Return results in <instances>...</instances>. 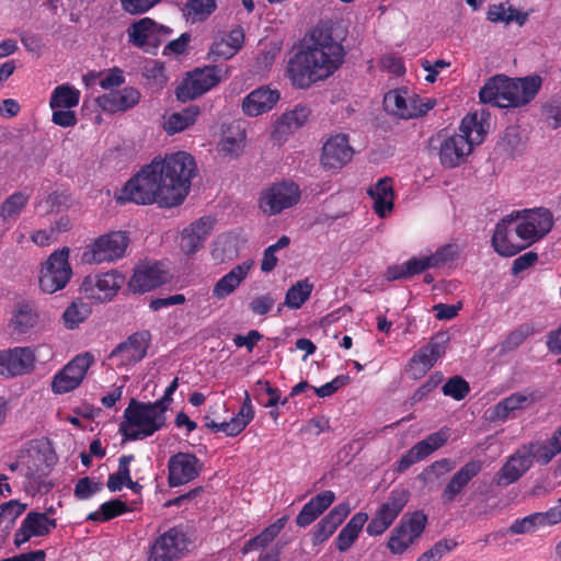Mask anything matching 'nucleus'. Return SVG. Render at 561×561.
Instances as JSON below:
<instances>
[{"mask_svg":"<svg viewBox=\"0 0 561 561\" xmlns=\"http://www.w3.org/2000/svg\"><path fill=\"white\" fill-rule=\"evenodd\" d=\"M456 468V462L450 458H442L426 466L416 477L428 490H432L435 483L445 474L451 472Z\"/></svg>","mask_w":561,"mask_h":561,"instance_id":"4c0bfd02","label":"nucleus"},{"mask_svg":"<svg viewBox=\"0 0 561 561\" xmlns=\"http://www.w3.org/2000/svg\"><path fill=\"white\" fill-rule=\"evenodd\" d=\"M459 248L456 243H447L428 255L432 267L437 268L458 257Z\"/></svg>","mask_w":561,"mask_h":561,"instance_id":"13d9d810","label":"nucleus"},{"mask_svg":"<svg viewBox=\"0 0 561 561\" xmlns=\"http://www.w3.org/2000/svg\"><path fill=\"white\" fill-rule=\"evenodd\" d=\"M449 337L446 332H438L422 346L409 360L407 373L412 379L422 378L440 358L447 348Z\"/></svg>","mask_w":561,"mask_h":561,"instance_id":"f8f14e48","label":"nucleus"},{"mask_svg":"<svg viewBox=\"0 0 561 561\" xmlns=\"http://www.w3.org/2000/svg\"><path fill=\"white\" fill-rule=\"evenodd\" d=\"M191 540L182 526H174L161 534L152 543L148 561H174L187 550Z\"/></svg>","mask_w":561,"mask_h":561,"instance_id":"9b49d317","label":"nucleus"},{"mask_svg":"<svg viewBox=\"0 0 561 561\" xmlns=\"http://www.w3.org/2000/svg\"><path fill=\"white\" fill-rule=\"evenodd\" d=\"M128 512L126 502L119 499H113L101 504L98 511L91 512L87 516V520L95 523L108 522L117 516H121Z\"/></svg>","mask_w":561,"mask_h":561,"instance_id":"49530a36","label":"nucleus"},{"mask_svg":"<svg viewBox=\"0 0 561 561\" xmlns=\"http://www.w3.org/2000/svg\"><path fill=\"white\" fill-rule=\"evenodd\" d=\"M510 215H516L513 229L526 248L541 240L553 227L552 214L545 207L514 210Z\"/></svg>","mask_w":561,"mask_h":561,"instance_id":"423d86ee","label":"nucleus"},{"mask_svg":"<svg viewBox=\"0 0 561 561\" xmlns=\"http://www.w3.org/2000/svg\"><path fill=\"white\" fill-rule=\"evenodd\" d=\"M164 282V273L158 264H146L135 268L128 287L133 293L144 294L157 288Z\"/></svg>","mask_w":561,"mask_h":561,"instance_id":"cd10ccee","label":"nucleus"},{"mask_svg":"<svg viewBox=\"0 0 561 561\" xmlns=\"http://www.w3.org/2000/svg\"><path fill=\"white\" fill-rule=\"evenodd\" d=\"M287 522L288 516L284 515L279 517L276 522L264 528L259 535L245 541L241 549L242 554H248L253 550L264 549L265 547H267L284 529Z\"/></svg>","mask_w":561,"mask_h":561,"instance_id":"c9c22d12","label":"nucleus"},{"mask_svg":"<svg viewBox=\"0 0 561 561\" xmlns=\"http://www.w3.org/2000/svg\"><path fill=\"white\" fill-rule=\"evenodd\" d=\"M516 215H507L502 218L495 226L493 236L491 238V244L496 253L502 256L511 257L526 249L524 242L515 243L510 237V232L513 229L512 220Z\"/></svg>","mask_w":561,"mask_h":561,"instance_id":"b1692460","label":"nucleus"},{"mask_svg":"<svg viewBox=\"0 0 561 561\" xmlns=\"http://www.w3.org/2000/svg\"><path fill=\"white\" fill-rule=\"evenodd\" d=\"M103 489V483L100 481H94L89 477L81 478L77 481L75 485L73 494L76 499L84 501L92 497L94 494L100 492Z\"/></svg>","mask_w":561,"mask_h":561,"instance_id":"052dcab7","label":"nucleus"},{"mask_svg":"<svg viewBox=\"0 0 561 561\" xmlns=\"http://www.w3.org/2000/svg\"><path fill=\"white\" fill-rule=\"evenodd\" d=\"M383 103L388 111L404 118L424 115L433 106L432 104H422V107L419 110H409L407 105V99L397 90L389 91L385 95Z\"/></svg>","mask_w":561,"mask_h":561,"instance_id":"ea45409f","label":"nucleus"},{"mask_svg":"<svg viewBox=\"0 0 561 561\" xmlns=\"http://www.w3.org/2000/svg\"><path fill=\"white\" fill-rule=\"evenodd\" d=\"M253 264V260H247L232 267L215 283L211 290L213 297L217 300L229 297L248 277Z\"/></svg>","mask_w":561,"mask_h":561,"instance_id":"5701e85b","label":"nucleus"},{"mask_svg":"<svg viewBox=\"0 0 561 561\" xmlns=\"http://www.w3.org/2000/svg\"><path fill=\"white\" fill-rule=\"evenodd\" d=\"M527 13H523L510 5L508 2H501L491 4L488 8L486 19L492 23H505L510 24L516 22L519 26H523L527 21Z\"/></svg>","mask_w":561,"mask_h":561,"instance_id":"58836bf2","label":"nucleus"},{"mask_svg":"<svg viewBox=\"0 0 561 561\" xmlns=\"http://www.w3.org/2000/svg\"><path fill=\"white\" fill-rule=\"evenodd\" d=\"M38 321V312L34 302L22 301L15 306L11 325L14 331L25 333L32 329Z\"/></svg>","mask_w":561,"mask_h":561,"instance_id":"a19ab883","label":"nucleus"},{"mask_svg":"<svg viewBox=\"0 0 561 561\" xmlns=\"http://www.w3.org/2000/svg\"><path fill=\"white\" fill-rule=\"evenodd\" d=\"M415 539L411 537L409 531L404 529L402 525H398L391 531L390 538L388 540V548L394 554H400L404 552L410 545L413 543Z\"/></svg>","mask_w":561,"mask_h":561,"instance_id":"5fc2aeb1","label":"nucleus"},{"mask_svg":"<svg viewBox=\"0 0 561 561\" xmlns=\"http://www.w3.org/2000/svg\"><path fill=\"white\" fill-rule=\"evenodd\" d=\"M548 520L546 512H536L523 518L515 519L510 526V531L517 535L534 533L540 527L551 526Z\"/></svg>","mask_w":561,"mask_h":561,"instance_id":"09e8293b","label":"nucleus"},{"mask_svg":"<svg viewBox=\"0 0 561 561\" xmlns=\"http://www.w3.org/2000/svg\"><path fill=\"white\" fill-rule=\"evenodd\" d=\"M211 256L219 263L233 260L237 256V248L233 238L219 236L213 244Z\"/></svg>","mask_w":561,"mask_h":561,"instance_id":"603ef678","label":"nucleus"},{"mask_svg":"<svg viewBox=\"0 0 561 561\" xmlns=\"http://www.w3.org/2000/svg\"><path fill=\"white\" fill-rule=\"evenodd\" d=\"M220 80V70L215 66L195 68L187 72L186 77L176 87V99L181 102L195 100L216 87Z\"/></svg>","mask_w":561,"mask_h":561,"instance_id":"9d476101","label":"nucleus"},{"mask_svg":"<svg viewBox=\"0 0 561 561\" xmlns=\"http://www.w3.org/2000/svg\"><path fill=\"white\" fill-rule=\"evenodd\" d=\"M537 398L533 393L515 392L495 404L492 411V420L505 422L513 412L533 403Z\"/></svg>","mask_w":561,"mask_h":561,"instance_id":"f704fd0d","label":"nucleus"},{"mask_svg":"<svg viewBox=\"0 0 561 561\" xmlns=\"http://www.w3.org/2000/svg\"><path fill=\"white\" fill-rule=\"evenodd\" d=\"M426 523L427 516L424 514V512L415 511L410 516L404 515L399 524L402 525L407 531H409L411 537L416 539L424 531Z\"/></svg>","mask_w":561,"mask_h":561,"instance_id":"4d7b16f0","label":"nucleus"},{"mask_svg":"<svg viewBox=\"0 0 561 561\" xmlns=\"http://www.w3.org/2000/svg\"><path fill=\"white\" fill-rule=\"evenodd\" d=\"M81 92L69 83L57 85L49 99L50 108H72L80 102Z\"/></svg>","mask_w":561,"mask_h":561,"instance_id":"c03bdc74","label":"nucleus"},{"mask_svg":"<svg viewBox=\"0 0 561 561\" xmlns=\"http://www.w3.org/2000/svg\"><path fill=\"white\" fill-rule=\"evenodd\" d=\"M162 0H119L122 10L130 15H141L149 12Z\"/></svg>","mask_w":561,"mask_h":561,"instance_id":"0e129e2a","label":"nucleus"},{"mask_svg":"<svg viewBox=\"0 0 561 561\" xmlns=\"http://www.w3.org/2000/svg\"><path fill=\"white\" fill-rule=\"evenodd\" d=\"M150 343L151 334L148 330L137 331L112 350L108 359L118 368L134 366L145 358Z\"/></svg>","mask_w":561,"mask_h":561,"instance_id":"ddd939ff","label":"nucleus"},{"mask_svg":"<svg viewBox=\"0 0 561 561\" xmlns=\"http://www.w3.org/2000/svg\"><path fill=\"white\" fill-rule=\"evenodd\" d=\"M426 457L422 453V450L419 448V446L415 444L412 446L408 451H405L399 460L394 463V471L398 473L405 472L410 467H412L414 463L425 459Z\"/></svg>","mask_w":561,"mask_h":561,"instance_id":"69168bd1","label":"nucleus"},{"mask_svg":"<svg viewBox=\"0 0 561 561\" xmlns=\"http://www.w3.org/2000/svg\"><path fill=\"white\" fill-rule=\"evenodd\" d=\"M196 171L193 156L185 151L156 157L125 183L115 199L118 204L178 206L188 195Z\"/></svg>","mask_w":561,"mask_h":561,"instance_id":"f257e3e1","label":"nucleus"},{"mask_svg":"<svg viewBox=\"0 0 561 561\" xmlns=\"http://www.w3.org/2000/svg\"><path fill=\"white\" fill-rule=\"evenodd\" d=\"M24 510L25 505L15 500H10L0 505V546L14 527L16 519L22 515Z\"/></svg>","mask_w":561,"mask_h":561,"instance_id":"a18cd8bd","label":"nucleus"},{"mask_svg":"<svg viewBox=\"0 0 561 561\" xmlns=\"http://www.w3.org/2000/svg\"><path fill=\"white\" fill-rule=\"evenodd\" d=\"M367 522V513L358 512L354 514L335 538L336 549L340 552L347 551L355 543Z\"/></svg>","mask_w":561,"mask_h":561,"instance_id":"72a5a7b5","label":"nucleus"},{"mask_svg":"<svg viewBox=\"0 0 561 561\" xmlns=\"http://www.w3.org/2000/svg\"><path fill=\"white\" fill-rule=\"evenodd\" d=\"M426 457L422 453V450L419 448V446L415 444L412 446L408 451H405L399 460L394 463V471L398 473L405 472L410 467H412L414 463L425 459Z\"/></svg>","mask_w":561,"mask_h":561,"instance_id":"338daca9","label":"nucleus"},{"mask_svg":"<svg viewBox=\"0 0 561 561\" xmlns=\"http://www.w3.org/2000/svg\"><path fill=\"white\" fill-rule=\"evenodd\" d=\"M69 249L53 252L41 270L39 287L44 293L54 294L70 280L72 270L69 264Z\"/></svg>","mask_w":561,"mask_h":561,"instance_id":"6e6552de","label":"nucleus"},{"mask_svg":"<svg viewBox=\"0 0 561 561\" xmlns=\"http://www.w3.org/2000/svg\"><path fill=\"white\" fill-rule=\"evenodd\" d=\"M278 90L260 87L250 92L242 102V111L248 116H259L271 111L278 102Z\"/></svg>","mask_w":561,"mask_h":561,"instance_id":"393cba45","label":"nucleus"},{"mask_svg":"<svg viewBox=\"0 0 561 561\" xmlns=\"http://www.w3.org/2000/svg\"><path fill=\"white\" fill-rule=\"evenodd\" d=\"M30 201V195L24 192L11 194L0 206V218L3 221H15Z\"/></svg>","mask_w":561,"mask_h":561,"instance_id":"de8ad7c7","label":"nucleus"},{"mask_svg":"<svg viewBox=\"0 0 561 561\" xmlns=\"http://www.w3.org/2000/svg\"><path fill=\"white\" fill-rule=\"evenodd\" d=\"M408 501V491L394 489L390 492L387 501L379 506L374 516H376L378 519L382 520L390 527L396 520V518L399 516V514L402 512Z\"/></svg>","mask_w":561,"mask_h":561,"instance_id":"473e14b6","label":"nucleus"},{"mask_svg":"<svg viewBox=\"0 0 561 561\" xmlns=\"http://www.w3.org/2000/svg\"><path fill=\"white\" fill-rule=\"evenodd\" d=\"M311 111L306 105H296L291 111L284 113L275 123L272 138L282 144L287 136L304 126L308 121Z\"/></svg>","mask_w":561,"mask_h":561,"instance_id":"a878e982","label":"nucleus"},{"mask_svg":"<svg viewBox=\"0 0 561 561\" xmlns=\"http://www.w3.org/2000/svg\"><path fill=\"white\" fill-rule=\"evenodd\" d=\"M354 154V149L344 134L331 136L322 146L320 157L321 165L325 170H340L348 163Z\"/></svg>","mask_w":561,"mask_h":561,"instance_id":"f3484780","label":"nucleus"},{"mask_svg":"<svg viewBox=\"0 0 561 561\" xmlns=\"http://www.w3.org/2000/svg\"><path fill=\"white\" fill-rule=\"evenodd\" d=\"M203 468L202 461L191 453H178L168 461V483L179 486L196 479Z\"/></svg>","mask_w":561,"mask_h":561,"instance_id":"dca6fc26","label":"nucleus"},{"mask_svg":"<svg viewBox=\"0 0 561 561\" xmlns=\"http://www.w3.org/2000/svg\"><path fill=\"white\" fill-rule=\"evenodd\" d=\"M486 135L482 118L478 113L466 115L459 133L446 137L439 145L438 158L444 168L453 169L463 163L474 146L480 145Z\"/></svg>","mask_w":561,"mask_h":561,"instance_id":"20e7f679","label":"nucleus"},{"mask_svg":"<svg viewBox=\"0 0 561 561\" xmlns=\"http://www.w3.org/2000/svg\"><path fill=\"white\" fill-rule=\"evenodd\" d=\"M35 354L30 347H14L0 353V374L15 377L33 370Z\"/></svg>","mask_w":561,"mask_h":561,"instance_id":"aec40b11","label":"nucleus"},{"mask_svg":"<svg viewBox=\"0 0 561 561\" xmlns=\"http://www.w3.org/2000/svg\"><path fill=\"white\" fill-rule=\"evenodd\" d=\"M457 542L454 539H442L431 549L422 553L417 561H439L446 553L456 548Z\"/></svg>","mask_w":561,"mask_h":561,"instance_id":"bf43d9fd","label":"nucleus"},{"mask_svg":"<svg viewBox=\"0 0 561 561\" xmlns=\"http://www.w3.org/2000/svg\"><path fill=\"white\" fill-rule=\"evenodd\" d=\"M483 469V461L480 459H470L461 466L448 480L442 492V502L448 504L454 502L469 483L479 476Z\"/></svg>","mask_w":561,"mask_h":561,"instance_id":"6ab92c4d","label":"nucleus"},{"mask_svg":"<svg viewBox=\"0 0 561 561\" xmlns=\"http://www.w3.org/2000/svg\"><path fill=\"white\" fill-rule=\"evenodd\" d=\"M140 101V92L133 87H125L115 92L105 93L96 99L98 105L107 113L125 112L135 107Z\"/></svg>","mask_w":561,"mask_h":561,"instance_id":"bb28decb","label":"nucleus"},{"mask_svg":"<svg viewBox=\"0 0 561 561\" xmlns=\"http://www.w3.org/2000/svg\"><path fill=\"white\" fill-rule=\"evenodd\" d=\"M442 391L445 396L460 401L469 394L470 386L468 381L461 376H454L445 382V385L442 387Z\"/></svg>","mask_w":561,"mask_h":561,"instance_id":"6e6d98bb","label":"nucleus"},{"mask_svg":"<svg viewBox=\"0 0 561 561\" xmlns=\"http://www.w3.org/2000/svg\"><path fill=\"white\" fill-rule=\"evenodd\" d=\"M344 57V47L333 37L332 26L320 23L305 34L288 60L286 73L294 87L308 89L333 76Z\"/></svg>","mask_w":561,"mask_h":561,"instance_id":"f03ea898","label":"nucleus"},{"mask_svg":"<svg viewBox=\"0 0 561 561\" xmlns=\"http://www.w3.org/2000/svg\"><path fill=\"white\" fill-rule=\"evenodd\" d=\"M57 527L55 518L47 517V514L39 512H28L21 523L20 528L14 534V545L21 547L33 537L48 536Z\"/></svg>","mask_w":561,"mask_h":561,"instance_id":"a211bd4d","label":"nucleus"},{"mask_svg":"<svg viewBox=\"0 0 561 561\" xmlns=\"http://www.w3.org/2000/svg\"><path fill=\"white\" fill-rule=\"evenodd\" d=\"M299 199V186L294 182L283 181L273 183L261 192L259 207L265 215L274 216L294 207Z\"/></svg>","mask_w":561,"mask_h":561,"instance_id":"1a4fd4ad","label":"nucleus"},{"mask_svg":"<svg viewBox=\"0 0 561 561\" xmlns=\"http://www.w3.org/2000/svg\"><path fill=\"white\" fill-rule=\"evenodd\" d=\"M444 380V376L440 371L433 373L427 380L421 385L412 394V404L419 403L427 398V396L438 387Z\"/></svg>","mask_w":561,"mask_h":561,"instance_id":"e2e57ef3","label":"nucleus"},{"mask_svg":"<svg viewBox=\"0 0 561 561\" xmlns=\"http://www.w3.org/2000/svg\"><path fill=\"white\" fill-rule=\"evenodd\" d=\"M313 290V283L309 278H304L291 285L284 299V306L288 309H300L310 298Z\"/></svg>","mask_w":561,"mask_h":561,"instance_id":"37998d69","label":"nucleus"},{"mask_svg":"<svg viewBox=\"0 0 561 561\" xmlns=\"http://www.w3.org/2000/svg\"><path fill=\"white\" fill-rule=\"evenodd\" d=\"M129 243L125 231H111L96 238L83 252L82 260L88 264H99L122 259Z\"/></svg>","mask_w":561,"mask_h":561,"instance_id":"0eeeda50","label":"nucleus"},{"mask_svg":"<svg viewBox=\"0 0 561 561\" xmlns=\"http://www.w3.org/2000/svg\"><path fill=\"white\" fill-rule=\"evenodd\" d=\"M525 456L531 460L538 462L539 465H548L553 458V453H551L548 444L542 440L530 442L528 444L523 445L522 447Z\"/></svg>","mask_w":561,"mask_h":561,"instance_id":"3c124183","label":"nucleus"},{"mask_svg":"<svg viewBox=\"0 0 561 561\" xmlns=\"http://www.w3.org/2000/svg\"><path fill=\"white\" fill-rule=\"evenodd\" d=\"M217 9V0H187L181 9L186 22L206 21Z\"/></svg>","mask_w":561,"mask_h":561,"instance_id":"79ce46f5","label":"nucleus"},{"mask_svg":"<svg viewBox=\"0 0 561 561\" xmlns=\"http://www.w3.org/2000/svg\"><path fill=\"white\" fill-rule=\"evenodd\" d=\"M152 27H154V20L148 16L133 22L126 31L128 42L145 53H150L149 44L152 37Z\"/></svg>","mask_w":561,"mask_h":561,"instance_id":"e433bc0d","label":"nucleus"},{"mask_svg":"<svg viewBox=\"0 0 561 561\" xmlns=\"http://www.w3.org/2000/svg\"><path fill=\"white\" fill-rule=\"evenodd\" d=\"M100 77L99 85L104 90L118 88L125 82L124 71L118 67H113L100 73Z\"/></svg>","mask_w":561,"mask_h":561,"instance_id":"774afa93","label":"nucleus"},{"mask_svg":"<svg viewBox=\"0 0 561 561\" xmlns=\"http://www.w3.org/2000/svg\"><path fill=\"white\" fill-rule=\"evenodd\" d=\"M450 430L442 427L437 432L427 435L424 439L416 443L425 457L442 448L449 439Z\"/></svg>","mask_w":561,"mask_h":561,"instance_id":"864d4df0","label":"nucleus"},{"mask_svg":"<svg viewBox=\"0 0 561 561\" xmlns=\"http://www.w3.org/2000/svg\"><path fill=\"white\" fill-rule=\"evenodd\" d=\"M123 282V276L114 271L89 275L83 279L80 290L87 298L104 302L116 295Z\"/></svg>","mask_w":561,"mask_h":561,"instance_id":"2eb2a0df","label":"nucleus"},{"mask_svg":"<svg viewBox=\"0 0 561 561\" xmlns=\"http://www.w3.org/2000/svg\"><path fill=\"white\" fill-rule=\"evenodd\" d=\"M335 501V494L331 490L322 491L311 497L296 517L299 527H307L316 522Z\"/></svg>","mask_w":561,"mask_h":561,"instance_id":"c85d7f7f","label":"nucleus"},{"mask_svg":"<svg viewBox=\"0 0 561 561\" xmlns=\"http://www.w3.org/2000/svg\"><path fill=\"white\" fill-rule=\"evenodd\" d=\"M215 222L216 220L209 216L201 217L185 228L181 237L182 251L187 255L195 254L209 237Z\"/></svg>","mask_w":561,"mask_h":561,"instance_id":"4be33fe9","label":"nucleus"},{"mask_svg":"<svg viewBox=\"0 0 561 561\" xmlns=\"http://www.w3.org/2000/svg\"><path fill=\"white\" fill-rule=\"evenodd\" d=\"M199 114L201 110L197 105H190L180 112L171 113L164 117L163 130L169 136L182 133L195 124Z\"/></svg>","mask_w":561,"mask_h":561,"instance_id":"2f4dec72","label":"nucleus"},{"mask_svg":"<svg viewBox=\"0 0 561 561\" xmlns=\"http://www.w3.org/2000/svg\"><path fill=\"white\" fill-rule=\"evenodd\" d=\"M93 363L94 357L89 352L78 354L54 376L51 390L58 394L75 390Z\"/></svg>","mask_w":561,"mask_h":561,"instance_id":"4468645a","label":"nucleus"},{"mask_svg":"<svg viewBox=\"0 0 561 561\" xmlns=\"http://www.w3.org/2000/svg\"><path fill=\"white\" fill-rule=\"evenodd\" d=\"M542 84L539 76L512 79L503 75L486 80L480 89L482 103L501 108L520 107L531 102Z\"/></svg>","mask_w":561,"mask_h":561,"instance_id":"7ed1b4c3","label":"nucleus"},{"mask_svg":"<svg viewBox=\"0 0 561 561\" xmlns=\"http://www.w3.org/2000/svg\"><path fill=\"white\" fill-rule=\"evenodd\" d=\"M165 411L160 403H144L131 399L124 411L119 433L126 440H139L153 435L165 425Z\"/></svg>","mask_w":561,"mask_h":561,"instance_id":"39448f33","label":"nucleus"},{"mask_svg":"<svg viewBox=\"0 0 561 561\" xmlns=\"http://www.w3.org/2000/svg\"><path fill=\"white\" fill-rule=\"evenodd\" d=\"M337 529L325 516L313 527L311 531V541L313 546H320L325 542Z\"/></svg>","mask_w":561,"mask_h":561,"instance_id":"680f3d73","label":"nucleus"},{"mask_svg":"<svg viewBox=\"0 0 561 561\" xmlns=\"http://www.w3.org/2000/svg\"><path fill=\"white\" fill-rule=\"evenodd\" d=\"M91 313L88 304L81 300L72 301L62 313V322L66 329L73 330L79 327Z\"/></svg>","mask_w":561,"mask_h":561,"instance_id":"8fccbe9b","label":"nucleus"},{"mask_svg":"<svg viewBox=\"0 0 561 561\" xmlns=\"http://www.w3.org/2000/svg\"><path fill=\"white\" fill-rule=\"evenodd\" d=\"M531 460L524 455L523 449H518L512 455L504 466L497 472V483L508 485L516 482L529 468Z\"/></svg>","mask_w":561,"mask_h":561,"instance_id":"7c9ffc66","label":"nucleus"},{"mask_svg":"<svg viewBox=\"0 0 561 561\" xmlns=\"http://www.w3.org/2000/svg\"><path fill=\"white\" fill-rule=\"evenodd\" d=\"M393 181L385 176L367 188V194L373 198L375 213L385 218L392 209L394 203Z\"/></svg>","mask_w":561,"mask_h":561,"instance_id":"c756f323","label":"nucleus"},{"mask_svg":"<svg viewBox=\"0 0 561 561\" xmlns=\"http://www.w3.org/2000/svg\"><path fill=\"white\" fill-rule=\"evenodd\" d=\"M253 417L254 411L251 397L248 391H244V400L237 415L231 417L230 421L224 422H216L210 420L209 416H205V426L213 433L222 432L227 436H237L247 427Z\"/></svg>","mask_w":561,"mask_h":561,"instance_id":"412c9836","label":"nucleus"}]
</instances>
